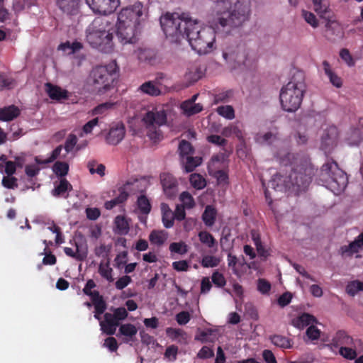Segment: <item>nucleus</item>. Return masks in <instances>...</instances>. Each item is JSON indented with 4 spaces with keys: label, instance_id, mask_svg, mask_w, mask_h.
Here are the masks:
<instances>
[{
    "label": "nucleus",
    "instance_id": "obj_2",
    "mask_svg": "<svg viewBox=\"0 0 363 363\" xmlns=\"http://www.w3.org/2000/svg\"><path fill=\"white\" fill-rule=\"evenodd\" d=\"M186 30V39L188 40L191 48L199 55H206L216 49V33L212 27H216L211 23V26H204L203 23L197 20L187 21ZM217 29V28H216ZM226 33H230L235 28L229 30H224Z\"/></svg>",
    "mask_w": 363,
    "mask_h": 363
},
{
    "label": "nucleus",
    "instance_id": "obj_1",
    "mask_svg": "<svg viewBox=\"0 0 363 363\" xmlns=\"http://www.w3.org/2000/svg\"><path fill=\"white\" fill-rule=\"evenodd\" d=\"M146 18V9L140 2L123 8L118 13L116 23V33L120 42L135 43Z\"/></svg>",
    "mask_w": 363,
    "mask_h": 363
},
{
    "label": "nucleus",
    "instance_id": "obj_14",
    "mask_svg": "<svg viewBox=\"0 0 363 363\" xmlns=\"http://www.w3.org/2000/svg\"><path fill=\"white\" fill-rule=\"evenodd\" d=\"M89 7L96 13H112L120 5V0H85Z\"/></svg>",
    "mask_w": 363,
    "mask_h": 363
},
{
    "label": "nucleus",
    "instance_id": "obj_59",
    "mask_svg": "<svg viewBox=\"0 0 363 363\" xmlns=\"http://www.w3.org/2000/svg\"><path fill=\"white\" fill-rule=\"evenodd\" d=\"M239 262L238 258L229 253L228 255V265L230 267L233 273L238 276H240V269L238 267V262Z\"/></svg>",
    "mask_w": 363,
    "mask_h": 363
},
{
    "label": "nucleus",
    "instance_id": "obj_27",
    "mask_svg": "<svg viewBox=\"0 0 363 363\" xmlns=\"http://www.w3.org/2000/svg\"><path fill=\"white\" fill-rule=\"evenodd\" d=\"M19 114L20 109L14 105L0 108V121H11L17 118Z\"/></svg>",
    "mask_w": 363,
    "mask_h": 363
},
{
    "label": "nucleus",
    "instance_id": "obj_16",
    "mask_svg": "<svg viewBox=\"0 0 363 363\" xmlns=\"http://www.w3.org/2000/svg\"><path fill=\"white\" fill-rule=\"evenodd\" d=\"M125 134V125L122 123H117L110 128L106 138V142L112 145H118L124 138Z\"/></svg>",
    "mask_w": 363,
    "mask_h": 363
},
{
    "label": "nucleus",
    "instance_id": "obj_38",
    "mask_svg": "<svg viewBox=\"0 0 363 363\" xmlns=\"http://www.w3.org/2000/svg\"><path fill=\"white\" fill-rule=\"evenodd\" d=\"M166 333L173 340L179 342H186V333L182 329L167 328L166 329Z\"/></svg>",
    "mask_w": 363,
    "mask_h": 363
},
{
    "label": "nucleus",
    "instance_id": "obj_51",
    "mask_svg": "<svg viewBox=\"0 0 363 363\" xmlns=\"http://www.w3.org/2000/svg\"><path fill=\"white\" fill-rule=\"evenodd\" d=\"M179 200L182 206L186 209H191L194 207L195 201L192 196L187 191H183L179 196Z\"/></svg>",
    "mask_w": 363,
    "mask_h": 363
},
{
    "label": "nucleus",
    "instance_id": "obj_13",
    "mask_svg": "<svg viewBox=\"0 0 363 363\" xmlns=\"http://www.w3.org/2000/svg\"><path fill=\"white\" fill-rule=\"evenodd\" d=\"M228 155L225 153H220L213 156L208 164L209 171L213 174L220 183H225L228 175L223 170L220 169L225 166Z\"/></svg>",
    "mask_w": 363,
    "mask_h": 363
},
{
    "label": "nucleus",
    "instance_id": "obj_10",
    "mask_svg": "<svg viewBox=\"0 0 363 363\" xmlns=\"http://www.w3.org/2000/svg\"><path fill=\"white\" fill-rule=\"evenodd\" d=\"M116 71L117 65L115 62L94 68L90 78L95 89L101 94L108 90L116 79Z\"/></svg>",
    "mask_w": 363,
    "mask_h": 363
},
{
    "label": "nucleus",
    "instance_id": "obj_54",
    "mask_svg": "<svg viewBox=\"0 0 363 363\" xmlns=\"http://www.w3.org/2000/svg\"><path fill=\"white\" fill-rule=\"evenodd\" d=\"M190 183L196 189H202L206 184L205 179L198 174H191Z\"/></svg>",
    "mask_w": 363,
    "mask_h": 363
},
{
    "label": "nucleus",
    "instance_id": "obj_60",
    "mask_svg": "<svg viewBox=\"0 0 363 363\" xmlns=\"http://www.w3.org/2000/svg\"><path fill=\"white\" fill-rule=\"evenodd\" d=\"M302 16L313 28H317L318 26V21L313 13L303 10L302 11Z\"/></svg>",
    "mask_w": 363,
    "mask_h": 363
},
{
    "label": "nucleus",
    "instance_id": "obj_19",
    "mask_svg": "<svg viewBox=\"0 0 363 363\" xmlns=\"http://www.w3.org/2000/svg\"><path fill=\"white\" fill-rule=\"evenodd\" d=\"M101 330L106 334L112 335L116 333L117 327L119 326V323L117 321L116 316L113 314L106 313L104 314V320H101L100 323Z\"/></svg>",
    "mask_w": 363,
    "mask_h": 363
},
{
    "label": "nucleus",
    "instance_id": "obj_41",
    "mask_svg": "<svg viewBox=\"0 0 363 363\" xmlns=\"http://www.w3.org/2000/svg\"><path fill=\"white\" fill-rule=\"evenodd\" d=\"M272 342L283 349H289L292 347L291 340L286 337L275 335L271 337Z\"/></svg>",
    "mask_w": 363,
    "mask_h": 363
},
{
    "label": "nucleus",
    "instance_id": "obj_49",
    "mask_svg": "<svg viewBox=\"0 0 363 363\" xmlns=\"http://www.w3.org/2000/svg\"><path fill=\"white\" fill-rule=\"evenodd\" d=\"M255 140L261 145H268L277 140V135L272 133H259Z\"/></svg>",
    "mask_w": 363,
    "mask_h": 363
},
{
    "label": "nucleus",
    "instance_id": "obj_21",
    "mask_svg": "<svg viewBox=\"0 0 363 363\" xmlns=\"http://www.w3.org/2000/svg\"><path fill=\"white\" fill-rule=\"evenodd\" d=\"M81 0H56L58 9L67 15H75L78 13Z\"/></svg>",
    "mask_w": 363,
    "mask_h": 363
},
{
    "label": "nucleus",
    "instance_id": "obj_57",
    "mask_svg": "<svg viewBox=\"0 0 363 363\" xmlns=\"http://www.w3.org/2000/svg\"><path fill=\"white\" fill-rule=\"evenodd\" d=\"M340 58L347 64L349 67H353L355 65V61L351 55L349 50L343 48L340 52Z\"/></svg>",
    "mask_w": 363,
    "mask_h": 363
},
{
    "label": "nucleus",
    "instance_id": "obj_35",
    "mask_svg": "<svg viewBox=\"0 0 363 363\" xmlns=\"http://www.w3.org/2000/svg\"><path fill=\"white\" fill-rule=\"evenodd\" d=\"M181 108L185 115L190 116L201 112L203 110V106L200 104L185 101L181 104Z\"/></svg>",
    "mask_w": 363,
    "mask_h": 363
},
{
    "label": "nucleus",
    "instance_id": "obj_3",
    "mask_svg": "<svg viewBox=\"0 0 363 363\" xmlns=\"http://www.w3.org/2000/svg\"><path fill=\"white\" fill-rule=\"evenodd\" d=\"M85 34L86 40L91 47L104 52L113 50V24L107 18H94L86 28Z\"/></svg>",
    "mask_w": 363,
    "mask_h": 363
},
{
    "label": "nucleus",
    "instance_id": "obj_33",
    "mask_svg": "<svg viewBox=\"0 0 363 363\" xmlns=\"http://www.w3.org/2000/svg\"><path fill=\"white\" fill-rule=\"evenodd\" d=\"M323 67L325 74L329 78L330 83L337 88L341 87L342 81L341 78L332 70L329 62L328 61H323Z\"/></svg>",
    "mask_w": 363,
    "mask_h": 363
},
{
    "label": "nucleus",
    "instance_id": "obj_63",
    "mask_svg": "<svg viewBox=\"0 0 363 363\" xmlns=\"http://www.w3.org/2000/svg\"><path fill=\"white\" fill-rule=\"evenodd\" d=\"M1 184L6 189H14L18 187L17 179L13 177H4Z\"/></svg>",
    "mask_w": 363,
    "mask_h": 363
},
{
    "label": "nucleus",
    "instance_id": "obj_31",
    "mask_svg": "<svg viewBox=\"0 0 363 363\" xmlns=\"http://www.w3.org/2000/svg\"><path fill=\"white\" fill-rule=\"evenodd\" d=\"M162 184L164 191L167 196L172 197L175 195L177 182L172 177L169 175H164L162 178Z\"/></svg>",
    "mask_w": 363,
    "mask_h": 363
},
{
    "label": "nucleus",
    "instance_id": "obj_4",
    "mask_svg": "<svg viewBox=\"0 0 363 363\" xmlns=\"http://www.w3.org/2000/svg\"><path fill=\"white\" fill-rule=\"evenodd\" d=\"M306 91L304 74L296 72L280 91L279 98L282 108L287 112L297 111L302 103Z\"/></svg>",
    "mask_w": 363,
    "mask_h": 363
},
{
    "label": "nucleus",
    "instance_id": "obj_18",
    "mask_svg": "<svg viewBox=\"0 0 363 363\" xmlns=\"http://www.w3.org/2000/svg\"><path fill=\"white\" fill-rule=\"evenodd\" d=\"M140 182L138 179L128 181L123 186L118 189L119 195L116 199L119 203L125 201L129 194L135 193L139 190Z\"/></svg>",
    "mask_w": 363,
    "mask_h": 363
},
{
    "label": "nucleus",
    "instance_id": "obj_32",
    "mask_svg": "<svg viewBox=\"0 0 363 363\" xmlns=\"http://www.w3.org/2000/svg\"><path fill=\"white\" fill-rule=\"evenodd\" d=\"M168 238V233L163 230H154L149 235V240L151 244L161 246Z\"/></svg>",
    "mask_w": 363,
    "mask_h": 363
},
{
    "label": "nucleus",
    "instance_id": "obj_56",
    "mask_svg": "<svg viewBox=\"0 0 363 363\" xmlns=\"http://www.w3.org/2000/svg\"><path fill=\"white\" fill-rule=\"evenodd\" d=\"M96 287V284L92 279H89L83 289V292L89 296L91 299L94 298H97V296H100L99 292L96 291H92L94 288Z\"/></svg>",
    "mask_w": 363,
    "mask_h": 363
},
{
    "label": "nucleus",
    "instance_id": "obj_42",
    "mask_svg": "<svg viewBox=\"0 0 363 363\" xmlns=\"http://www.w3.org/2000/svg\"><path fill=\"white\" fill-rule=\"evenodd\" d=\"M53 172L60 178H64L69 172V164L65 162H56L52 167Z\"/></svg>",
    "mask_w": 363,
    "mask_h": 363
},
{
    "label": "nucleus",
    "instance_id": "obj_62",
    "mask_svg": "<svg viewBox=\"0 0 363 363\" xmlns=\"http://www.w3.org/2000/svg\"><path fill=\"white\" fill-rule=\"evenodd\" d=\"M257 290L262 294H269L271 290V284L264 279H259L257 280Z\"/></svg>",
    "mask_w": 363,
    "mask_h": 363
},
{
    "label": "nucleus",
    "instance_id": "obj_30",
    "mask_svg": "<svg viewBox=\"0 0 363 363\" xmlns=\"http://www.w3.org/2000/svg\"><path fill=\"white\" fill-rule=\"evenodd\" d=\"M45 87L46 92L52 99L60 100L67 97V91L59 86H53L50 83H47L45 84Z\"/></svg>",
    "mask_w": 363,
    "mask_h": 363
},
{
    "label": "nucleus",
    "instance_id": "obj_43",
    "mask_svg": "<svg viewBox=\"0 0 363 363\" xmlns=\"http://www.w3.org/2000/svg\"><path fill=\"white\" fill-rule=\"evenodd\" d=\"M346 291L352 296L359 291H363V281L359 280L350 281L346 286Z\"/></svg>",
    "mask_w": 363,
    "mask_h": 363
},
{
    "label": "nucleus",
    "instance_id": "obj_36",
    "mask_svg": "<svg viewBox=\"0 0 363 363\" xmlns=\"http://www.w3.org/2000/svg\"><path fill=\"white\" fill-rule=\"evenodd\" d=\"M98 272L99 274L108 282H113L114 280L113 269L110 267L109 262H101L99 265Z\"/></svg>",
    "mask_w": 363,
    "mask_h": 363
},
{
    "label": "nucleus",
    "instance_id": "obj_17",
    "mask_svg": "<svg viewBox=\"0 0 363 363\" xmlns=\"http://www.w3.org/2000/svg\"><path fill=\"white\" fill-rule=\"evenodd\" d=\"M363 250V232L360 233L357 238L348 245L341 247L340 252L342 257H347L359 253Z\"/></svg>",
    "mask_w": 363,
    "mask_h": 363
},
{
    "label": "nucleus",
    "instance_id": "obj_26",
    "mask_svg": "<svg viewBox=\"0 0 363 363\" xmlns=\"http://www.w3.org/2000/svg\"><path fill=\"white\" fill-rule=\"evenodd\" d=\"M315 318L308 313H303L301 315L294 318L291 324L298 329H303L305 327L310 326L315 323Z\"/></svg>",
    "mask_w": 363,
    "mask_h": 363
},
{
    "label": "nucleus",
    "instance_id": "obj_6",
    "mask_svg": "<svg viewBox=\"0 0 363 363\" xmlns=\"http://www.w3.org/2000/svg\"><path fill=\"white\" fill-rule=\"evenodd\" d=\"M319 183L330 189L334 194L338 195L346 188L347 177L335 162L328 161L320 169Z\"/></svg>",
    "mask_w": 363,
    "mask_h": 363
},
{
    "label": "nucleus",
    "instance_id": "obj_11",
    "mask_svg": "<svg viewBox=\"0 0 363 363\" xmlns=\"http://www.w3.org/2000/svg\"><path fill=\"white\" fill-rule=\"evenodd\" d=\"M77 143V138L74 134H70L66 139L64 145L57 146L52 152L50 156L46 160H40L35 157V162L38 164H44L53 162L56 159L65 160L69 154H72V157L74 156V148Z\"/></svg>",
    "mask_w": 363,
    "mask_h": 363
},
{
    "label": "nucleus",
    "instance_id": "obj_45",
    "mask_svg": "<svg viewBox=\"0 0 363 363\" xmlns=\"http://www.w3.org/2000/svg\"><path fill=\"white\" fill-rule=\"evenodd\" d=\"M216 112L218 115L228 120H233L235 118L234 108L230 105L218 106L216 108Z\"/></svg>",
    "mask_w": 363,
    "mask_h": 363
},
{
    "label": "nucleus",
    "instance_id": "obj_12",
    "mask_svg": "<svg viewBox=\"0 0 363 363\" xmlns=\"http://www.w3.org/2000/svg\"><path fill=\"white\" fill-rule=\"evenodd\" d=\"M320 137V148L325 153L330 152L336 147L339 138V132L336 126L325 125Z\"/></svg>",
    "mask_w": 363,
    "mask_h": 363
},
{
    "label": "nucleus",
    "instance_id": "obj_48",
    "mask_svg": "<svg viewBox=\"0 0 363 363\" xmlns=\"http://www.w3.org/2000/svg\"><path fill=\"white\" fill-rule=\"evenodd\" d=\"M64 252L67 256L73 257L77 260H83L87 256L86 251H80L77 245L75 251L72 248L66 247L64 248Z\"/></svg>",
    "mask_w": 363,
    "mask_h": 363
},
{
    "label": "nucleus",
    "instance_id": "obj_23",
    "mask_svg": "<svg viewBox=\"0 0 363 363\" xmlns=\"http://www.w3.org/2000/svg\"><path fill=\"white\" fill-rule=\"evenodd\" d=\"M363 128L358 123L357 128H351L346 133L345 140L349 145H358L362 140Z\"/></svg>",
    "mask_w": 363,
    "mask_h": 363
},
{
    "label": "nucleus",
    "instance_id": "obj_53",
    "mask_svg": "<svg viewBox=\"0 0 363 363\" xmlns=\"http://www.w3.org/2000/svg\"><path fill=\"white\" fill-rule=\"evenodd\" d=\"M179 151L181 156V160L185 158L186 156H190L193 154L194 150L190 143L182 140L179 145Z\"/></svg>",
    "mask_w": 363,
    "mask_h": 363
},
{
    "label": "nucleus",
    "instance_id": "obj_28",
    "mask_svg": "<svg viewBox=\"0 0 363 363\" xmlns=\"http://www.w3.org/2000/svg\"><path fill=\"white\" fill-rule=\"evenodd\" d=\"M162 220L166 228H170L174 225V213L169 206L164 203H161Z\"/></svg>",
    "mask_w": 363,
    "mask_h": 363
},
{
    "label": "nucleus",
    "instance_id": "obj_46",
    "mask_svg": "<svg viewBox=\"0 0 363 363\" xmlns=\"http://www.w3.org/2000/svg\"><path fill=\"white\" fill-rule=\"evenodd\" d=\"M5 167L4 172L8 176L13 175L16 172V164L12 161H7L6 157L5 155H2L0 157V167Z\"/></svg>",
    "mask_w": 363,
    "mask_h": 363
},
{
    "label": "nucleus",
    "instance_id": "obj_5",
    "mask_svg": "<svg viewBox=\"0 0 363 363\" xmlns=\"http://www.w3.org/2000/svg\"><path fill=\"white\" fill-rule=\"evenodd\" d=\"M313 169L311 164H306L296 169L290 175L289 181L286 182L281 174H275L269 182L270 186L277 191H284L294 188L295 191H304L311 181Z\"/></svg>",
    "mask_w": 363,
    "mask_h": 363
},
{
    "label": "nucleus",
    "instance_id": "obj_34",
    "mask_svg": "<svg viewBox=\"0 0 363 363\" xmlns=\"http://www.w3.org/2000/svg\"><path fill=\"white\" fill-rule=\"evenodd\" d=\"M138 90L143 94L152 96H157L161 94V91L156 83L152 81L146 82L141 84L138 88Z\"/></svg>",
    "mask_w": 363,
    "mask_h": 363
},
{
    "label": "nucleus",
    "instance_id": "obj_47",
    "mask_svg": "<svg viewBox=\"0 0 363 363\" xmlns=\"http://www.w3.org/2000/svg\"><path fill=\"white\" fill-rule=\"evenodd\" d=\"M220 262V258L213 255H205L203 257L201 264L205 268L217 267Z\"/></svg>",
    "mask_w": 363,
    "mask_h": 363
},
{
    "label": "nucleus",
    "instance_id": "obj_29",
    "mask_svg": "<svg viewBox=\"0 0 363 363\" xmlns=\"http://www.w3.org/2000/svg\"><path fill=\"white\" fill-rule=\"evenodd\" d=\"M221 134L227 138L235 135L239 140H243L244 135L238 123H231L223 128Z\"/></svg>",
    "mask_w": 363,
    "mask_h": 363
},
{
    "label": "nucleus",
    "instance_id": "obj_24",
    "mask_svg": "<svg viewBox=\"0 0 363 363\" xmlns=\"http://www.w3.org/2000/svg\"><path fill=\"white\" fill-rule=\"evenodd\" d=\"M72 186L65 178H60L59 182L55 183V188L52 190L51 194L55 197L67 196V192L72 191Z\"/></svg>",
    "mask_w": 363,
    "mask_h": 363
},
{
    "label": "nucleus",
    "instance_id": "obj_37",
    "mask_svg": "<svg viewBox=\"0 0 363 363\" xmlns=\"http://www.w3.org/2000/svg\"><path fill=\"white\" fill-rule=\"evenodd\" d=\"M115 233L118 235H126L129 231V224L128 220L121 216H118L115 218Z\"/></svg>",
    "mask_w": 363,
    "mask_h": 363
},
{
    "label": "nucleus",
    "instance_id": "obj_25",
    "mask_svg": "<svg viewBox=\"0 0 363 363\" xmlns=\"http://www.w3.org/2000/svg\"><path fill=\"white\" fill-rule=\"evenodd\" d=\"M353 339L347 332L344 330L337 331L331 340V345L337 348L340 351L343 346L348 345V342H351Z\"/></svg>",
    "mask_w": 363,
    "mask_h": 363
},
{
    "label": "nucleus",
    "instance_id": "obj_8",
    "mask_svg": "<svg viewBox=\"0 0 363 363\" xmlns=\"http://www.w3.org/2000/svg\"><path fill=\"white\" fill-rule=\"evenodd\" d=\"M223 57L231 71L243 72L251 69L254 65V60L250 55L249 51L242 45H228L223 51Z\"/></svg>",
    "mask_w": 363,
    "mask_h": 363
},
{
    "label": "nucleus",
    "instance_id": "obj_15",
    "mask_svg": "<svg viewBox=\"0 0 363 363\" xmlns=\"http://www.w3.org/2000/svg\"><path fill=\"white\" fill-rule=\"evenodd\" d=\"M82 48V44L77 41L72 43L66 42L59 45V50H62L65 55H74V57L77 60L76 63L78 66L81 65L82 60L84 59V55L78 54Z\"/></svg>",
    "mask_w": 363,
    "mask_h": 363
},
{
    "label": "nucleus",
    "instance_id": "obj_50",
    "mask_svg": "<svg viewBox=\"0 0 363 363\" xmlns=\"http://www.w3.org/2000/svg\"><path fill=\"white\" fill-rule=\"evenodd\" d=\"M314 11L320 15L327 13L329 4L328 0H312Z\"/></svg>",
    "mask_w": 363,
    "mask_h": 363
},
{
    "label": "nucleus",
    "instance_id": "obj_58",
    "mask_svg": "<svg viewBox=\"0 0 363 363\" xmlns=\"http://www.w3.org/2000/svg\"><path fill=\"white\" fill-rule=\"evenodd\" d=\"M114 106L113 103L106 102L97 106L92 110V115L105 114L107 111L112 108Z\"/></svg>",
    "mask_w": 363,
    "mask_h": 363
},
{
    "label": "nucleus",
    "instance_id": "obj_40",
    "mask_svg": "<svg viewBox=\"0 0 363 363\" xmlns=\"http://www.w3.org/2000/svg\"><path fill=\"white\" fill-rule=\"evenodd\" d=\"M216 216V209L211 206H207L202 215V218L207 226H212L215 223Z\"/></svg>",
    "mask_w": 363,
    "mask_h": 363
},
{
    "label": "nucleus",
    "instance_id": "obj_22",
    "mask_svg": "<svg viewBox=\"0 0 363 363\" xmlns=\"http://www.w3.org/2000/svg\"><path fill=\"white\" fill-rule=\"evenodd\" d=\"M360 345V340L358 339H352L348 342V345L343 346L339 351V354L344 358L350 360L355 359L357 356V347Z\"/></svg>",
    "mask_w": 363,
    "mask_h": 363
},
{
    "label": "nucleus",
    "instance_id": "obj_39",
    "mask_svg": "<svg viewBox=\"0 0 363 363\" xmlns=\"http://www.w3.org/2000/svg\"><path fill=\"white\" fill-rule=\"evenodd\" d=\"M182 163L187 172H192L196 167L201 163V158L199 157L186 156L182 159Z\"/></svg>",
    "mask_w": 363,
    "mask_h": 363
},
{
    "label": "nucleus",
    "instance_id": "obj_55",
    "mask_svg": "<svg viewBox=\"0 0 363 363\" xmlns=\"http://www.w3.org/2000/svg\"><path fill=\"white\" fill-rule=\"evenodd\" d=\"M200 241L206 245L208 247H212L216 244V240L211 234L206 231H202L199 233Z\"/></svg>",
    "mask_w": 363,
    "mask_h": 363
},
{
    "label": "nucleus",
    "instance_id": "obj_61",
    "mask_svg": "<svg viewBox=\"0 0 363 363\" xmlns=\"http://www.w3.org/2000/svg\"><path fill=\"white\" fill-rule=\"evenodd\" d=\"M96 313H103L106 309V304L101 296L91 299Z\"/></svg>",
    "mask_w": 363,
    "mask_h": 363
},
{
    "label": "nucleus",
    "instance_id": "obj_7",
    "mask_svg": "<svg viewBox=\"0 0 363 363\" xmlns=\"http://www.w3.org/2000/svg\"><path fill=\"white\" fill-rule=\"evenodd\" d=\"M194 20L189 13H166L160 18V24L166 37L172 43L186 38L187 21Z\"/></svg>",
    "mask_w": 363,
    "mask_h": 363
},
{
    "label": "nucleus",
    "instance_id": "obj_9",
    "mask_svg": "<svg viewBox=\"0 0 363 363\" xmlns=\"http://www.w3.org/2000/svg\"><path fill=\"white\" fill-rule=\"evenodd\" d=\"M142 121L147 129V135L150 140L157 143L162 139L160 127L167 122V115L163 109L152 108L145 113Z\"/></svg>",
    "mask_w": 363,
    "mask_h": 363
},
{
    "label": "nucleus",
    "instance_id": "obj_64",
    "mask_svg": "<svg viewBox=\"0 0 363 363\" xmlns=\"http://www.w3.org/2000/svg\"><path fill=\"white\" fill-rule=\"evenodd\" d=\"M214 356V351L212 348L203 346L199 351L197 357L201 359L211 358Z\"/></svg>",
    "mask_w": 363,
    "mask_h": 363
},
{
    "label": "nucleus",
    "instance_id": "obj_52",
    "mask_svg": "<svg viewBox=\"0 0 363 363\" xmlns=\"http://www.w3.org/2000/svg\"><path fill=\"white\" fill-rule=\"evenodd\" d=\"M169 251L180 255H185L188 252V246L184 242H172L169 245Z\"/></svg>",
    "mask_w": 363,
    "mask_h": 363
},
{
    "label": "nucleus",
    "instance_id": "obj_20",
    "mask_svg": "<svg viewBox=\"0 0 363 363\" xmlns=\"http://www.w3.org/2000/svg\"><path fill=\"white\" fill-rule=\"evenodd\" d=\"M137 333L138 329L133 324L125 323L120 325L116 335L118 337H122L123 342L129 343L135 340Z\"/></svg>",
    "mask_w": 363,
    "mask_h": 363
},
{
    "label": "nucleus",
    "instance_id": "obj_44",
    "mask_svg": "<svg viewBox=\"0 0 363 363\" xmlns=\"http://www.w3.org/2000/svg\"><path fill=\"white\" fill-rule=\"evenodd\" d=\"M138 208L140 213L143 214H148L151 210V205L148 200V199L144 196L141 195L138 198L137 201Z\"/></svg>",
    "mask_w": 363,
    "mask_h": 363
}]
</instances>
